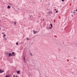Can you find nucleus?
Listing matches in <instances>:
<instances>
[{
	"label": "nucleus",
	"mask_w": 77,
	"mask_h": 77,
	"mask_svg": "<svg viewBox=\"0 0 77 77\" xmlns=\"http://www.w3.org/2000/svg\"><path fill=\"white\" fill-rule=\"evenodd\" d=\"M4 72V71L2 70V69H0V73H2V72Z\"/></svg>",
	"instance_id": "nucleus-2"
},
{
	"label": "nucleus",
	"mask_w": 77,
	"mask_h": 77,
	"mask_svg": "<svg viewBox=\"0 0 77 77\" xmlns=\"http://www.w3.org/2000/svg\"><path fill=\"white\" fill-rule=\"evenodd\" d=\"M33 32H34V34H35L36 33V31H34V30H33Z\"/></svg>",
	"instance_id": "nucleus-6"
},
{
	"label": "nucleus",
	"mask_w": 77,
	"mask_h": 77,
	"mask_svg": "<svg viewBox=\"0 0 77 77\" xmlns=\"http://www.w3.org/2000/svg\"><path fill=\"white\" fill-rule=\"evenodd\" d=\"M5 41H7V38H5Z\"/></svg>",
	"instance_id": "nucleus-13"
},
{
	"label": "nucleus",
	"mask_w": 77,
	"mask_h": 77,
	"mask_svg": "<svg viewBox=\"0 0 77 77\" xmlns=\"http://www.w3.org/2000/svg\"><path fill=\"white\" fill-rule=\"evenodd\" d=\"M12 54H14V52H12Z\"/></svg>",
	"instance_id": "nucleus-15"
},
{
	"label": "nucleus",
	"mask_w": 77,
	"mask_h": 77,
	"mask_svg": "<svg viewBox=\"0 0 77 77\" xmlns=\"http://www.w3.org/2000/svg\"><path fill=\"white\" fill-rule=\"evenodd\" d=\"M12 56V54H11V53H10L8 54V56L11 57Z\"/></svg>",
	"instance_id": "nucleus-1"
},
{
	"label": "nucleus",
	"mask_w": 77,
	"mask_h": 77,
	"mask_svg": "<svg viewBox=\"0 0 77 77\" xmlns=\"http://www.w3.org/2000/svg\"><path fill=\"white\" fill-rule=\"evenodd\" d=\"M75 15V14H74V15Z\"/></svg>",
	"instance_id": "nucleus-32"
},
{
	"label": "nucleus",
	"mask_w": 77,
	"mask_h": 77,
	"mask_svg": "<svg viewBox=\"0 0 77 77\" xmlns=\"http://www.w3.org/2000/svg\"><path fill=\"white\" fill-rule=\"evenodd\" d=\"M35 32H36V33H37V32H38V31H36Z\"/></svg>",
	"instance_id": "nucleus-20"
},
{
	"label": "nucleus",
	"mask_w": 77,
	"mask_h": 77,
	"mask_svg": "<svg viewBox=\"0 0 77 77\" xmlns=\"http://www.w3.org/2000/svg\"><path fill=\"white\" fill-rule=\"evenodd\" d=\"M50 25H51V27H53V25H52V24H50Z\"/></svg>",
	"instance_id": "nucleus-11"
},
{
	"label": "nucleus",
	"mask_w": 77,
	"mask_h": 77,
	"mask_svg": "<svg viewBox=\"0 0 77 77\" xmlns=\"http://www.w3.org/2000/svg\"><path fill=\"white\" fill-rule=\"evenodd\" d=\"M9 4L11 6H13V4L11 3H9Z\"/></svg>",
	"instance_id": "nucleus-5"
},
{
	"label": "nucleus",
	"mask_w": 77,
	"mask_h": 77,
	"mask_svg": "<svg viewBox=\"0 0 77 77\" xmlns=\"http://www.w3.org/2000/svg\"><path fill=\"white\" fill-rule=\"evenodd\" d=\"M62 2H64V0H61Z\"/></svg>",
	"instance_id": "nucleus-21"
},
{
	"label": "nucleus",
	"mask_w": 77,
	"mask_h": 77,
	"mask_svg": "<svg viewBox=\"0 0 77 77\" xmlns=\"http://www.w3.org/2000/svg\"><path fill=\"white\" fill-rule=\"evenodd\" d=\"M2 34H4V32H2Z\"/></svg>",
	"instance_id": "nucleus-24"
},
{
	"label": "nucleus",
	"mask_w": 77,
	"mask_h": 77,
	"mask_svg": "<svg viewBox=\"0 0 77 77\" xmlns=\"http://www.w3.org/2000/svg\"><path fill=\"white\" fill-rule=\"evenodd\" d=\"M49 29H51V27H49Z\"/></svg>",
	"instance_id": "nucleus-23"
},
{
	"label": "nucleus",
	"mask_w": 77,
	"mask_h": 77,
	"mask_svg": "<svg viewBox=\"0 0 77 77\" xmlns=\"http://www.w3.org/2000/svg\"><path fill=\"white\" fill-rule=\"evenodd\" d=\"M30 55H31L32 56V53H31Z\"/></svg>",
	"instance_id": "nucleus-18"
},
{
	"label": "nucleus",
	"mask_w": 77,
	"mask_h": 77,
	"mask_svg": "<svg viewBox=\"0 0 77 77\" xmlns=\"http://www.w3.org/2000/svg\"><path fill=\"white\" fill-rule=\"evenodd\" d=\"M17 23V22H14V24L15 25H16V24Z\"/></svg>",
	"instance_id": "nucleus-9"
},
{
	"label": "nucleus",
	"mask_w": 77,
	"mask_h": 77,
	"mask_svg": "<svg viewBox=\"0 0 77 77\" xmlns=\"http://www.w3.org/2000/svg\"><path fill=\"white\" fill-rule=\"evenodd\" d=\"M21 72V71L20 70L18 71H17V74H20V72Z\"/></svg>",
	"instance_id": "nucleus-3"
},
{
	"label": "nucleus",
	"mask_w": 77,
	"mask_h": 77,
	"mask_svg": "<svg viewBox=\"0 0 77 77\" xmlns=\"http://www.w3.org/2000/svg\"><path fill=\"white\" fill-rule=\"evenodd\" d=\"M23 59H24L25 61H26V60H25V57L23 58Z\"/></svg>",
	"instance_id": "nucleus-12"
},
{
	"label": "nucleus",
	"mask_w": 77,
	"mask_h": 77,
	"mask_svg": "<svg viewBox=\"0 0 77 77\" xmlns=\"http://www.w3.org/2000/svg\"><path fill=\"white\" fill-rule=\"evenodd\" d=\"M74 14H75V12H74Z\"/></svg>",
	"instance_id": "nucleus-28"
},
{
	"label": "nucleus",
	"mask_w": 77,
	"mask_h": 77,
	"mask_svg": "<svg viewBox=\"0 0 77 77\" xmlns=\"http://www.w3.org/2000/svg\"><path fill=\"white\" fill-rule=\"evenodd\" d=\"M45 20L44 19H43L42 20V21H44Z\"/></svg>",
	"instance_id": "nucleus-19"
},
{
	"label": "nucleus",
	"mask_w": 77,
	"mask_h": 77,
	"mask_svg": "<svg viewBox=\"0 0 77 77\" xmlns=\"http://www.w3.org/2000/svg\"><path fill=\"white\" fill-rule=\"evenodd\" d=\"M0 30H1V28H0Z\"/></svg>",
	"instance_id": "nucleus-31"
},
{
	"label": "nucleus",
	"mask_w": 77,
	"mask_h": 77,
	"mask_svg": "<svg viewBox=\"0 0 77 77\" xmlns=\"http://www.w3.org/2000/svg\"><path fill=\"white\" fill-rule=\"evenodd\" d=\"M5 54L7 56H8V54H9V53L8 52H7L5 53Z\"/></svg>",
	"instance_id": "nucleus-8"
},
{
	"label": "nucleus",
	"mask_w": 77,
	"mask_h": 77,
	"mask_svg": "<svg viewBox=\"0 0 77 77\" xmlns=\"http://www.w3.org/2000/svg\"><path fill=\"white\" fill-rule=\"evenodd\" d=\"M7 8H8V9H9V8H11V7L9 6H8L7 7Z\"/></svg>",
	"instance_id": "nucleus-7"
},
{
	"label": "nucleus",
	"mask_w": 77,
	"mask_h": 77,
	"mask_svg": "<svg viewBox=\"0 0 77 77\" xmlns=\"http://www.w3.org/2000/svg\"><path fill=\"white\" fill-rule=\"evenodd\" d=\"M74 11H75V10H74Z\"/></svg>",
	"instance_id": "nucleus-34"
},
{
	"label": "nucleus",
	"mask_w": 77,
	"mask_h": 77,
	"mask_svg": "<svg viewBox=\"0 0 77 77\" xmlns=\"http://www.w3.org/2000/svg\"><path fill=\"white\" fill-rule=\"evenodd\" d=\"M13 77H15V75H14V76H13Z\"/></svg>",
	"instance_id": "nucleus-25"
},
{
	"label": "nucleus",
	"mask_w": 77,
	"mask_h": 77,
	"mask_svg": "<svg viewBox=\"0 0 77 77\" xmlns=\"http://www.w3.org/2000/svg\"><path fill=\"white\" fill-rule=\"evenodd\" d=\"M26 39H27V40H29V38H27Z\"/></svg>",
	"instance_id": "nucleus-22"
},
{
	"label": "nucleus",
	"mask_w": 77,
	"mask_h": 77,
	"mask_svg": "<svg viewBox=\"0 0 77 77\" xmlns=\"http://www.w3.org/2000/svg\"><path fill=\"white\" fill-rule=\"evenodd\" d=\"M76 11H77V10H76Z\"/></svg>",
	"instance_id": "nucleus-29"
},
{
	"label": "nucleus",
	"mask_w": 77,
	"mask_h": 77,
	"mask_svg": "<svg viewBox=\"0 0 77 77\" xmlns=\"http://www.w3.org/2000/svg\"><path fill=\"white\" fill-rule=\"evenodd\" d=\"M14 56H15V54H14Z\"/></svg>",
	"instance_id": "nucleus-27"
},
{
	"label": "nucleus",
	"mask_w": 77,
	"mask_h": 77,
	"mask_svg": "<svg viewBox=\"0 0 77 77\" xmlns=\"http://www.w3.org/2000/svg\"><path fill=\"white\" fill-rule=\"evenodd\" d=\"M73 14H74V12H73Z\"/></svg>",
	"instance_id": "nucleus-35"
},
{
	"label": "nucleus",
	"mask_w": 77,
	"mask_h": 77,
	"mask_svg": "<svg viewBox=\"0 0 77 77\" xmlns=\"http://www.w3.org/2000/svg\"><path fill=\"white\" fill-rule=\"evenodd\" d=\"M74 59H75V57H74Z\"/></svg>",
	"instance_id": "nucleus-30"
},
{
	"label": "nucleus",
	"mask_w": 77,
	"mask_h": 77,
	"mask_svg": "<svg viewBox=\"0 0 77 77\" xmlns=\"http://www.w3.org/2000/svg\"><path fill=\"white\" fill-rule=\"evenodd\" d=\"M55 11H56V9H55Z\"/></svg>",
	"instance_id": "nucleus-26"
},
{
	"label": "nucleus",
	"mask_w": 77,
	"mask_h": 77,
	"mask_svg": "<svg viewBox=\"0 0 77 77\" xmlns=\"http://www.w3.org/2000/svg\"><path fill=\"white\" fill-rule=\"evenodd\" d=\"M6 77H9V76H7V75H6Z\"/></svg>",
	"instance_id": "nucleus-17"
},
{
	"label": "nucleus",
	"mask_w": 77,
	"mask_h": 77,
	"mask_svg": "<svg viewBox=\"0 0 77 77\" xmlns=\"http://www.w3.org/2000/svg\"><path fill=\"white\" fill-rule=\"evenodd\" d=\"M53 12L52 11H49L48 12V14H51Z\"/></svg>",
	"instance_id": "nucleus-4"
},
{
	"label": "nucleus",
	"mask_w": 77,
	"mask_h": 77,
	"mask_svg": "<svg viewBox=\"0 0 77 77\" xmlns=\"http://www.w3.org/2000/svg\"><path fill=\"white\" fill-rule=\"evenodd\" d=\"M56 13H57V12H58V11H56Z\"/></svg>",
	"instance_id": "nucleus-16"
},
{
	"label": "nucleus",
	"mask_w": 77,
	"mask_h": 77,
	"mask_svg": "<svg viewBox=\"0 0 77 77\" xmlns=\"http://www.w3.org/2000/svg\"><path fill=\"white\" fill-rule=\"evenodd\" d=\"M16 45H18V44L17 42H16Z\"/></svg>",
	"instance_id": "nucleus-14"
},
{
	"label": "nucleus",
	"mask_w": 77,
	"mask_h": 77,
	"mask_svg": "<svg viewBox=\"0 0 77 77\" xmlns=\"http://www.w3.org/2000/svg\"><path fill=\"white\" fill-rule=\"evenodd\" d=\"M6 36V34H4L3 35V38H5V36Z\"/></svg>",
	"instance_id": "nucleus-10"
},
{
	"label": "nucleus",
	"mask_w": 77,
	"mask_h": 77,
	"mask_svg": "<svg viewBox=\"0 0 77 77\" xmlns=\"http://www.w3.org/2000/svg\"><path fill=\"white\" fill-rule=\"evenodd\" d=\"M72 12H71V13H72Z\"/></svg>",
	"instance_id": "nucleus-33"
}]
</instances>
